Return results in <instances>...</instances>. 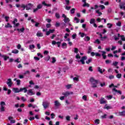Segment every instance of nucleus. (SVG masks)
I'll return each mask as SVG.
<instances>
[{
  "label": "nucleus",
  "instance_id": "nucleus-1",
  "mask_svg": "<svg viewBox=\"0 0 125 125\" xmlns=\"http://www.w3.org/2000/svg\"><path fill=\"white\" fill-rule=\"evenodd\" d=\"M90 83H91V87L93 88L97 87V84H98V80H96L93 77L90 78Z\"/></svg>",
  "mask_w": 125,
  "mask_h": 125
},
{
  "label": "nucleus",
  "instance_id": "nucleus-2",
  "mask_svg": "<svg viewBox=\"0 0 125 125\" xmlns=\"http://www.w3.org/2000/svg\"><path fill=\"white\" fill-rule=\"evenodd\" d=\"M86 59H87V57L86 56H85L82 57L80 60L78 61V63H80V62H81L82 64H83V65H84L85 63L84 61H85Z\"/></svg>",
  "mask_w": 125,
  "mask_h": 125
},
{
  "label": "nucleus",
  "instance_id": "nucleus-3",
  "mask_svg": "<svg viewBox=\"0 0 125 125\" xmlns=\"http://www.w3.org/2000/svg\"><path fill=\"white\" fill-rule=\"evenodd\" d=\"M63 72L64 73L66 72L65 70H64V68H62L61 67L58 68L57 74H58L59 76H62L63 75Z\"/></svg>",
  "mask_w": 125,
  "mask_h": 125
},
{
  "label": "nucleus",
  "instance_id": "nucleus-4",
  "mask_svg": "<svg viewBox=\"0 0 125 125\" xmlns=\"http://www.w3.org/2000/svg\"><path fill=\"white\" fill-rule=\"evenodd\" d=\"M50 104V103L47 102V101H44L42 102V106L44 109H46L49 107V105Z\"/></svg>",
  "mask_w": 125,
  "mask_h": 125
},
{
  "label": "nucleus",
  "instance_id": "nucleus-5",
  "mask_svg": "<svg viewBox=\"0 0 125 125\" xmlns=\"http://www.w3.org/2000/svg\"><path fill=\"white\" fill-rule=\"evenodd\" d=\"M6 83L9 87H11V86H12L13 84V82H12V80H11V79L9 78L7 79Z\"/></svg>",
  "mask_w": 125,
  "mask_h": 125
},
{
  "label": "nucleus",
  "instance_id": "nucleus-6",
  "mask_svg": "<svg viewBox=\"0 0 125 125\" xmlns=\"http://www.w3.org/2000/svg\"><path fill=\"white\" fill-rule=\"evenodd\" d=\"M27 93L28 95L32 96V95H35L36 92H35V90L34 89H30L27 91Z\"/></svg>",
  "mask_w": 125,
  "mask_h": 125
},
{
  "label": "nucleus",
  "instance_id": "nucleus-7",
  "mask_svg": "<svg viewBox=\"0 0 125 125\" xmlns=\"http://www.w3.org/2000/svg\"><path fill=\"white\" fill-rule=\"evenodd\" d=\"M62 17L64 18L63 21L65 23H68V22H70V19L68 18H67V16H66L65 14H62Z\"/></svg>",
  "mask_w": 125,
  "mask_h": 125
},
{
  "label": "nucleus",
  "instance_id": "nucleus-8",
  "mask_svg": "<svg viewBox=\"0 0 125 125\" xmlns=\"http://www.w3.org/2000/svg\"><path fill=\"white\" fill-rule=\"evenodd\" d=\"M70 94H73V92L66 91L62 93V95H64V97H67V96H69Z\"/></svg>",
  "mask_w": 125,
  "mask_h": 125
},
{
  "label": "nucleus",
  "instance_id": "nucleus-9",
  "mask_svg": "<svg viewBox=\"0 0 125 125\" xmlns=\"http://www.w3.org/2000/svg\"><path fill=\"white\" fill-rule=\"evenodd\" d=\"M107 102V101L103 97L101 98L100 100V104H105Z\"/></svg>",
  "mask_w": 125,
  "mask_h": 125
},
{
  "label": "nucleus",
  "instance_id": "nucleus-10",
  "mask_svg": "<svg viewBox=\"0 0 125 125\" xmlns=\"http://www.w3.org/2000/svg\"><path fill=\"white\" fill-rule=\"evenodd\" d=\"M33 5L31 3H28L25 5V8L26 10H30L32 8Z\"/></svg>",
  "mask_w": 125,
  "mask_h": 125
},
{
  "label": "nucleus",
  "instance_id": "nucleus-11",
  "mask_svg": "<svg viewBox=\"0 0 125 125\" xmlns=\"http://www.w3.org/2000/svg\"><path fill=\"white\" fill-rule=\"evenodd\" d=\"M54 105L56 107H59V106H61V104L58 100H56L54 102Z\"/></svg>",
  "mask_w": 125,
  "mask_h": 125
},
{
  "label": "nucleus",
  "instance_id": "nucleus-12",
  "mask_svg": "<svg viewBox=\"0 0 125 125\" xmlns=\"http://www.w3.org/2000/svg\"><path fill=\"white\" fill-rule=\"evenodd\" d=\"M13 91H14V92H15V93L21 92V89H19V88H13Z\"/></svg>",
  "mask_w": 125,
  "mask_h": 125
},
{
  "label": "nucleus",
  "instance_id": "nucleus-13",
  "mask_svg": "<svg viewBox=\"0 0 125 125\" xmlns=\"http://www.w3.org/2000/svg\"><path fill=\"white\" fill-rule=\"evenodd\" d=\"M42 4L43 5H44V6H47V7H50L51 6V4H47L46 3H45V1L42 2Z\"/></svg>",
  "mask_w": 125,
  "mask_h": 125
},
{
  "label": "nucleus",
  "instance_id": "nucleus-14",
  "mask_svg": "<svg viewBox=\"0 0 125 125\" xmlns=\"http://www.w3.org/2000/svg\"><path fill=\"white\" fill-rule=\"evenodd\" d=\"M102 56H103V58L104 59H106V58L107 57V56L105 55L106 54V52L105 51H102Z\"/></svg>",
  "mask_w": 125,
  "mask_h": 125
},
{
  "label": "nucleus",
  "instance_id": "nucleus-15",
  "mask_svg": "<svg viewBox=\"0 0 125 125\" xmlns=\"http://www.w3.org/2000/svg\"><path fill=\"white\" fill-rule=\"evenodd\" d=\"M19 50L15 49L14 50H12V53H14V54H18V53H19Z\"/></svg>",
  "mask_w": 125,
  "mask_h": 125
},
{
  "label": "nucleus",
  "instance_id": "nucleus-16",
  "mask_svg": "<svg viewBox=\"0 0 125 125\" xmlns=\"http://www.w3.org/2000/svg\"><path fill=\"white\" fill-rule=\"evenodd\" d=\"M36 35L37 36V37H42V36H43V34L41 32V31H38Z\"/></svg>",
  "mask_w": 125,
  "mask_h": 125
},
{
  "label": "nucleus",
  "instance_id": "nucleus-17",
  "mask_svg": "<svg viewBox=\"0 0 125 125\" xmlns=\"http://www.w3.org/2000/svg\"><path fill=\"white\" fill-rule=\"evenodd\" d=\"M72 84H67L65 85V87L66 89H70V88H72Z\"/></svg>",
  "mask_w": 125,
  "mask_h": 125
},
{
  "label": "nucleus",
  "instance_id": "nucleus-18",
  "mask_svg": "<svg viewBox=\"0 0 125 125\" xmlns=\"http://www.w3.org/2000/svg\"><path fill=\"white\" fill-rule=\"evenodd\" d=\"M79 76H77L76 77H74L73 78V82H79Z\"/></svg>",
  "mask_w": 125,
  "mask_h": 125
},
{
  "label": "nucleus",
  "instance_id": "nucleus-19",
  "mask_svg": "<svg viewBox=\"0 0 125 125\" xmlns=\"http://www.w3.org/2000/svg\"><path fill=\"white\" fill-rule=\"evenodd\" d=\"M23 90L24 91L23 92H24V93H26V92H28V90H27V89L26 88V87L21 88V91H23Z\"/></svg>",
  "mask_w": 125,
  "mask_h": 125
},
{
  "label": "nucleus",
  "instance_id": "nucleus-20",
  "mask_svg": "<svg viewBox=\"0 0 125 125\" xmlns=\"http://www.w3.org/2000/svg\"><path fill=\"white\" fill-rule=\"evenodd\" d=\"M95 125H99L100 124V120L99 119H96L94 121Z\"/></svg>",
  "mask_w": 125,
  "mask_h": 125
},
{
  "label": "nucleus",
  "instance_id": "nucleus-21",
  "mask_svg": "<svg viewBox=\"0 0 125 125\" xmlns=\"http://www.w3.org/2000/svg\"><path fill=\"white\" fill-rule=\"evenodd\" d=\"M96 13L98 14V16H101L102 15V13L100 12V10H96Z\"/></svg>",
  "mask_w": 125,
  "mask_h": 125
},
{
  "label": "nucleus",
  "instance_id": "nucleus-22",
  "mask_svg": "<svg viewBox=\"0 0 125 125\" xmlns=\"http://www.w3.org/2000/svg\"><path fill=\"white\" fill-rule=\"evenodd\" d=\"M112 90L113 91H115V92H117V93H119V94H122V91H120V90H116V88H113L112 89Z\"/></svg>",
  "mask_w": 125,
  "mask_h": 125
},
{
  "label": "nucleus",
  "instance_id": "nucleus-23",
  "mask_svg": "<svg viewBox=\"0 0 125 125\" xmlns=\"http://www.w3.org/2000/svg\"><path fill=\"white\" fill-rule=\"evenodd\" d=\"M119 6H120L121 9H124V10H125V4H120L119 5Z\"/></svg>",
  "mask_w": 125,
  "mask_h": 125
},
{
  "label": "nucleus",
  "instance_id": "nucleus-24",
  "mask_svg": "<svg viewBox=\"0 0 125 125\" xmlns=\"http://www.w3.org/2000/svg\"><path fill=\"white\" fill-rule=\"evenodd\" d=\"M104 109H106L107 110H109L110 109H112V107H111L110 106H108V105H107V104H105L104 107Z\"/></svg>",
  "mask_w": 125,
  "mask_h": 125
},
{
  "label": "nucleus",
  "instance_id": "nucleus-25",
  "mask_svg": "<svg viewBox=\"0 0 125 125\" xmlns=\"http://www.w3.org/2000/svg\"><path fill=\"white\" fill-rule=\"evenodd\" d=\"M62 48H67V43H66L65 42L62 43Z\"/></svg>",
  "mask_w": 125,
  "mask_h": 125
},
{
  "label": "nucleus",
  "instance_id": "nucleus-26",
  "mask_svg": "<svg viewBox=\"0 0 125 125\" xmlns=\"http://www.w3.org/2000/svg\"><path fill=\"white\" fill-rule=\"evenodd\" d=\"M84 40L85 41V42H89V41H90V38H89L88 36H86L84 38Z\"/></svg>",
  "mask_w": 125,
  "mask_h": 125
},
{
  "label": "nucleus",
  "instance_id": "nucleus-27",
  "mask_svg": "<svg viewBox=\"0 0 125 125\" xmlns=\"http://www.w3.org/2000/svg\"><path fill=\"white\" fill-rule=\"evenodd\" d=\"M95 23V19H91L90 20V23L94 24Z\"/></svg>",
  "mask_w": 125,
  "mask_h": 125
},
{
  "label": "nucleus",
  "instance_id": "nucleus-28",
  "mask_svg": "<svg viewBox=\"0 0 125 125\" xmlns=\"http://www.w3.org/2000/svg\"><path fill=\"white\" fill-rule=\"evenodd\" d=\"M5 28H12V26L10 25V23L8 22L7 25H5Z\"/></svg>",
  "mask_w": 125,
  "mask_h": 125
},
{
  "label": "nucleus",
  "instance_id": "nucleus-29",
  "mask_svg": "<svg viewBox=\"0 0 125 125\" xmlns=\"http://www.w3.org/2000/svg\"><path fill=\"white\" fill-rule=\"evenodd\" d=\"M14 62L17 63H20V62H21V59L20 58H18L14 61Z\"/></svg>",
  "mask_w": 125,
  "mask_h": 125
},
{
  "label": "nucleus",
  "instance_id": "nucleus-30",
  "mask_svg": "<svg viewBox=\"0 0 125 125\" xmlns=\"http://www.w3.org/2000/svg\"><path fill=\"white\" fill-rule=\"evenodd\" d=\"M82 99L84 100V101H86L87 100V96L86 95H84L82 97Z\"/></svg>",
  "mask_w": 125,
  "mask_h": 125
},
{
  "label": "nucleus",
  "instance_id": "nucleus-31",
  "mask_svg": "<svg viewBox=\"0 0 125 125\" xmlns=\"http://www.w3.org/2000/svg\"><path fill=\"white\" fill-rule=\"evenodd\" d=\"M105 97H106V98H107V99L108 100H110V99L111 98H113V96H112V95H108V96H106Z\"/></svg>",
  "mask_w": 125,
  "mask_h": 125
},
{
  "label": "nucleus",
  "instance_id": "nucleus-32",
  "mask_svg": "<svg viewBox=\"0 0 125 125\" xmlns=\"http://www.w3.org/2000/svg\"><path fill=\"white\" fill-rule=\"evenodd\" d=\"M83 7H85V6H87V7H89V4L88 3H85L83 5Z\"/></svg>",
  "mask_w": 125,
  "mask_h": 125
},
{
  "label": "nucleus",
  "instance_id": "nucleus-33",
  "mask_svg": "<svg viewBox=\"0 0 125 125\" xmlns=\"http://www.w3.org/2000/svg\"><path fill=\"white\" fill-rule=\"evenodd\" d=\"M21 7L22 8V10H25V9L26 8V5H25L24 4H22L21 5Z\"/></svg>",
  "mask_w": 125,
  "mask_h": 125
},
{
  "label": "nucleus",
  "instance_id": "nucleus-34",
  "mask_svg": "<svg viewBox=\"0 0 125 125\" xmlns=\"http://www.w3.org/2000/svg\"><path fill=\"white\" fill-rule=\"evenodd\" d=\"M55 16L57 19H59V18H60V14H59L58 13H56Z\"/></svg>",
  "mask_w": 125,
  "mask_h": 125
},
{
  "label": "nucleus",
  "instance_id": "nucleus-35",
  "mask_svg": "<svg viewBox=\"0 0 125 125\" xmlns=\"http://www.w3.org/2000/svg\"><path fill=\"white\" fill-rule=\"evenodd\" d=\"M52 63H53V64H54V63L56 62V59L55 58V57H52Z\"/></svg>",
  "mask_w": 125,
  "mask_h": 125
},
{
  "label": "nucleus",
  "instance_id": "nucleus-36",
  "mask_svg": "<svg viewBox=\"0 0 125 125\" xmlns=\"http://www.w3.org/2000/svg\"><path fill=\"white\" fill-rule=\"evenodd\" d=\"M120 116H125V111L119 112Z\"/></svg>",
  "mask_w": 125,
  "mask_h": 125
},
{
  "label": "nucleus",
  "instance_id": "nucleus-37",
  "mask_svg": "<svg viewBox=\"0 0 125 125\" xmlns=\"http://www.w3.org/2000/svg\"><path fill=\"white\" fill-rule=\"evenodd\" d=\"M37 7L39 9H42V4H39L37 5Z\"/></svg>",
  "mask_w": 125,
  "mask_h": 125
},
{
  "label": "nucleus",
  "instance_id": "nucleus-38",
  "mask_svg": "<svg viewBox=\"0 0 125 125\" xmlns=\"http://www.w3.org/2000/svg\"><path fill=\"white\" fill-rule=\"evenodd\" d=\"M101 42L100 40L99 39H97L95 40V41L94 42V43H97L98 44H99Z\"/></svg>",
  "mask_w": 125,
  "mask_h": 125
},
{
  "label": "nucleus",
  "instance_id": "nucleus-39",
  "mask_svg": "<svg viewBox=\"0 0 125 125\" xmlns=\"http://www.w3.org/2000/svg\"><path fill=\"white\" fill-rule=\"evenodd\" d=\"M17 22H18V20H17V19H14V21L12 22V23L13 24V25H14L16 24Z\"/></svg>",
  "mask_w": 125,
  "mask_h": 125
},
{
  "label": "nucleus",
  "instance_id": "nucleus-40",
  "mask_svg": "<svg viewBox=\"0 0 125 125\" xmlns=\"http://www.w3.org/2000/svg\"><path fill=\"white\" fill-rule=\"evenodd\" d=\"M92 61V59L90 58L86 62V64H89Z\"/></svg>",
  "mask_w": 125,
  "mask_h": 125
},
{
  "label": "nucleus",
  "instance_id": "nucleus-41",
  "mask_svg": "<svg viewBox=\"0 0 125 125\" xmlns=\"http://www.w3.org/2000/svg\"><path fill=\"white\" fill-rule=\"evenodd\" d=\"M92 50V47H91V46H89L88 47V53H90V52H91Z\"/></svg>",
  "mask_w": 125,
  "mask_h": 125
},
{
  "label": "nucleus",
  "instance_id": "nucleus-42",
  "mask_svg": "<svg viewBox=\"0 0 125 125\" xmlns=\"http://www.w3.org/2000/svg\"><path fill=\"white\" fill-rule=\"evenodd\" d=\"M65 119L66 120V121H70L71 120V117L69 115L66 116L65 117Z\"/></svg>",
  "mask_w": 125,
  "mask_h": 125
},
{
  "label": "nucleus",
  "instance_id": "nucleus-43",
  "mask_svg": "<svg viewBox=\"0 0 125 125\" xmlns=\"http://www.w3.org/2000/svg\"><path fill=\"white\" fill-rule=\"evenodd\" d=\"M75 11H76V9H75V8H72L70 10V12H71V14H74V13H75Z\"/></svg>",
  "mask_w": 125,
  "mask_h": 125
},
{
  "label": "nucleus",
  "instance_id": "nucleus-44",
  "mask_svg": "<svg viewBox=\"0 0 125 125\" xmlns=\"http://www.w3.org/2000/svg\"><path fill=\"white\" fill-rule=\"evenodd\" d=\"M5 109H4V106H1L0 108V112H4Z\"/></svg>",
  "mask_w": 125,
  "mask_h": 125
},
{
  "label": "nucleus",
  "instance_id": "nucleus-45",
  "mask_svg": "<svg viewBox=\"0 0 125 125\" xmlns=\"http://www.w3.org/2000/svg\"><path fill=\"white\" fill-rule=\"evenodd\" d=\"M98 71L100 72V73L101 74H103V71H102V69H101V68H100V67H98Z\"/></svg>",
  "mask_w": 125,
  "mask_h": 125
},
{
  "label": "nucleus",
  "instance_id": "nucleus-46",
  "mask_svg": "<svg viewBox=\"0 0 125 125\" xmlns=\"http://www.w3.org/2000/svg\"><path fill=\"white\" fill-rule=\"evenodd\" d=\"M107 26H108V28H109V29H111V28H112V26H113V24L110 23H108L107 24Z\"/></svg>",
  "mask_w": 125,
  "mask_h": 125
},
{
  "label": "nucleus",
  "instance_id": "nucleus-47",
  "mask_svg": "<svg viewBox=\"0 0 125 125\" xmlns=\"http://www.w3.org/2000/svg\"><path fill=\"white\" fill-rule=\"evenodd\" d=\"M116 77L117 79H121L122 78V74H118L116 75Z\"/></svg>",
  "mask_w": 125,
  "mask_h": 125
},
{
  "label": "nucleus",
  "instance_id": "nucleus-48",
  "mask_svg": "<svg viewBox=\"0 0 125 125\" xmlns=\"http://www.w3.org/2000/svg\"><path fill=\"white\" fill-rule=\"evenodd\" d=\"M21 83V81L20 80H17V85H20Z\"/></svg>",
  "mask_w": 125,
  "mask_h": 125
},
{
  "label": "nucleus",
  "instance_id": "nucleus-49",
  "mask_svg": "<svg viewBox=\"0 0 125 125\" xmlns=\"http://www.w3.org/2000/svg\"><path fill=\"white\" fill-rule=\"evenodd\" d=\"M34 48H35V45L32 44L29 45V49H33Z\"/></svg>",
  "mask_w": 125,
  "mask_h": 125
},
{
  "label": "nucleus",
  "instance_id": "nucleus-50",
  "mask_svg": "<svg viewBox=\"0 0 125 125\" xmlns=\"http://www.w3.org/2000/svg\"><path fill=\"white\" fill-rule=\"evenodd\" d=\"M121 39L122 40V41H123V42H125V37L124 35H122L121 36Z\"/></svg>",
  "mask_w": 125,
  "mask_h": 125
},
{
  "label": "nucleus",
  "instance_id": "nucleus-51",
  "mask_svg": "<svg viewBox=\"0 0 125 125\" xmlns=\"http://www.w3.org/2000/svg\"><path fill=\"white\" fill-rule=\"evenodd\" d=\"M50 59V56H48L45 58V61H48Z\"/></svg>",
  "mask_w": 125,
  "mask_h": 125
},
{
  "label": "nucleus",
  "instance_id": "nucleus-52",
  "mask_svg": "<svg viewBox=\"0 0 125 125\" xmlns=\"http://www.w3.org/2000/svg\"><path fill=\"white\" fill-rule=\"evenodd\" d=\"M118 64H119V62H114L112 63V65H113V66H117V65H118Z\"/></svg>",
  "mask_w": 125,
  "mask_h": 125
},
{
  "label": "nucleus",
  "instance_id": "nucleus-53",
  "mask_svg": "<svg viewBox=\"0 0 125 125\" xmlns=\"http://www.w3.org/2000/svg\"><path fill=\"white\" fill-rule=\"evenodd\" d=\"M37 55L39 57H41V58H42V57H43V56H42V54L40 53H38Z\"/></svg>",
  "mask_w": 125,
  "mask_h": 125
},
{
  "label": "nucleus",
  "instance_id": "nucleus-54",
  "mask_svg": "<svg viewBox=\"0 0 125 125\" xmlns=\"http://www.w3.org/2000/svg\"><path fill=\"white\" fill-rule=\"evenodd\" d=\"M21 100H22V101H23V102H25V101H27V99H26V98H25V97H22Z\"/></svg>",
  "mask_w": 125,
  "mask_h": 125
},
{
  "label": "nucleus",
  "instance_id": "nucleus-55",
  "mask_svg": "<svg viewBox=\"0 0 125 125\" xmlns=\"http://www.w3.org/2000/svg\"><path fill=\"white\" fill-rule=\"evenodd\" d=\"M117 26H118L119 27H121V26H122V22H121V21H118L117 23H116Z\"/></svg>",
  "mask_w": 125,
  "mask_h": 125
},
{
  "label": "nucleus",
  "instance_id": "nucleus-56",
  "mask_svg": "<svg viewBox=\"0 0 125 125\" xmlns=\"http://www.w3.org/2000/svg\"><path fill=\"white\" fill-rule=\"evenodd\" d=\"M74 21H76V23H79L80 22V20L78 19L77 17L74 18Z\"/></svg>",
  "mask_w": 125,
  "mask_h": 125
},
{
  "label": "nucleus",
  "instance_id": "nucleus-57",
  "mask_svg": "<svg viewBox=\"0 0 125 125\" xmlns=\"http://www.w3.org/2000/svg\"><path fill=\"white\" fill-rule=\"evenodd\" d=\"M79 35H81V38H83V37H84V36H85V34H84V33H82L81 32L79 33Z\"/></svg>",
  "mask_w": 125,
  "mask_h": 125
},
{
  "label": "nucleus",
  "instance_id": "nucleus-58",
  "mask_svg": "<svg viewBox=\"0 0 125 125\" xmlns=\"http://www.w3.org/2000/svg\"><path fill=\"white\" fill-rule=\"evenodd\" d=\"M76 59H81V56H80V54H77L76 56Z\"/></svg>",
  "mask_w": 125,
  "mask_h": 125
},
{
  "label": "nucleus",
  "instance_id": "nucleus-59",
  "mask_svg": "<svg viewBox=\"0 0 125 125\" xmlns=\"http://www.w3.org/2000/svg\"><path fill=\"white\" fill-rule=\"evenodd\" d=\"M4 105H5V103H4V102H1V103H0L1 107H3V106H4Z\"/></svg>",
  "mask_w": 125,
  "mask_h": 125
},
{
  "label": "nucleus",
  "instance_id": "nucleus-60",
  "mask_svg": "<svg viewBox=\"0 0 125 125\" xmlns=\"http://www.w3.org/2000/svg\"><path fill=\"white\" fill-rule=\"evenodd\" d=\"M78 51H79V49L77 48H74V53H76V54H78Z\"/></svg>",
  "mask_w": 125,
  "mask_h": 125
},
{
  "label": "nucleus",
  "instance_id": "nucleus-61",
  "mask_svg": "<svg viewBox=\"0 0 125 125\" xmlns=\"http://www.w3.org/2000/svg\"><path fill=\"white\" fill-rule=\"evenodd\" d=\"M99 7L101 8V9L103 10V9H105V6L103 5H101L99 6Z\"/></svg>",
  "mask_w": 125,
  "mask_h": 125
},
{
  "label": "nucleus",
  "instance_id": "nucleus-62",
  "mask_svg": "<svg viewBox=\"0 0 125 125\" xmlns=\"http://www.w3.org/2000/svg\"><path fill=\"white\" fill-rule=\"evenodd\" d=\"M111 62H112V61H110V60H106V61H105V63H106V64H110V63H111Z\"/></svg>",
  "mask_w": 125,
  "mask_h": 125
},
{
  "label": "nucleus",
  "instance_id": "nucleus-63",
  "mask_svg": "<svg viewBox=\"0 0 125 125\" xmlns=\"http://www.w3.org/2000/svg\"><path fill=\"white\" fill-rule=\"evenodd\" d=\"M69 36H70V35H69V34L66 33L64 36V39H67V38H68V37H69Z\"/></svg>",
  "mask_w": 125,
  "mask_h": 125
},
{
  "label": "nucleus",
  "instance_id": "nucleus-64",
  "mask_svg": "<svg viewBox=\"0 0 125 125\" xmlns=\"http://www.w3.org/2000/svg\"><path fill=\"white\" fill-rule=\"evenodd\" d=\"M17 48H18V49H20L21 48V44H19L17 46Z\"/></svg>",
  "mask_w": 125,
  "mask_h": 125
}]
</instances>
